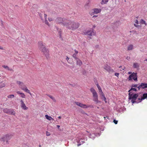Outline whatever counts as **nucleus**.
I'll return each mask as SVG.
<instances>
[{
    "instance_id": "nucleus-49",
    "label": "nucleus",
    "mask_w": 147,
    "mask_h": 147,
    "mask_svg": "<svg viewBox=\"0 0 147 147\" xmlns=\"http://www.w3.org/2000/svg\"><path fill=\"white\" fill-rule=\"evenodd\" d=\"M98 17V16L97 15H94L93 16L92 18H96V17Z\"/></svg>"
},
{
    "instance_id": "nucleus-21",
    "label": "nucleus",
    "mask_w": 147,
    "mask_h": 147,
    "mask_svg": "<svg viewBox=\"0 0 147 147\" xmlns=\"http://www.w3.org/2000/svg\"><path fill=\"white\" fill-rule=\"evenodd\" d=\"M140 23L141 24H144L145 26L147 25V24L146 23L145 21L142 19L140 20Z\"/></svg>"
},
{
    "instance_id": "nucleus-24",
    "label": "nucleus",
    "mask_w": 147,
    "mask_h": 147,
    "mask_svg": "<svg viewBox=\"0 0 147 147\" xmlns=\"http://www.w3.org/2000/svg\"><path fill=\"white\" fill-rule=\"evenodd\" d=\"M109 0H102L101 2V4H106L108 1Z\"/></svg>"
},
{
    "instance_id": "nucleus-54",
    "label": "nucleus",
    "mask_w": 147,
    "mask_h": 147,
    "mask_svg": "<svg viewBox=\"0 0 147 147\" xmlns=\"http://www.w3.org/2000/svg\"><path fill=\"white\" fill-rule=\"evenodd\" d=\"M57 127H58V128H59L60 126L59 125H57Z\"/></svg>"
},
{
    "instance_id": "nucleus-58",
    "label": "nucleus",
    "mask_w": 147,
    "mask_h": 147,
    "mask_svg": "<svg viewBox=\"0 0 147 147\" xmlns=\"http://www.w3.org/2000/svg\"><path fill=\"white\" fill-rule=\"evenodd\" d=\"M145 61H147V59L145 60Z\"/></svg>"
},
{
    "instance_id": "nucleus-26",
    "label": "nucleus",
    "mask_w": 147,
    "mask_h": 147,
    "mask_svg": "<svg viewBox=\"0 0 147 147\" xmlns=\"http://www.w3.org/2000/svg\"><path fill=\"white\" fill-rule=\"evenodd\" d=\"M133 67L134 68H138L139 67V65L138 63H134L133 64Z\"/></svg>"
},
{
    "instance_id": "nucleus-36",
    "label": "nucleus",
    "mask_w": 147,
    "mask_h": 147,
    "mask_svg": "<svg viewBox=\"0 0 147 147\" xmlns=\"http://www.w3.org/2000/svg\"><path fill=\"white\" fill-rule=\"evenodd\" d=\"M75 103H76V105H77V106H79V107L80 106V104L81 103H80L79 102H75Z\"/></svg>"
},
{
    "instance_id": "nucleus-56",
    "label": "nucleus",
    "mask_w": 147,
    "mask_h": 147,
    "mask_svg": "<svg viewBox=\"0 0 147 147\" xmlns=\"http://www.w3.org/2000/svg\"><path fill=\"white\" fill-rule=\"evenodd\" d=\"M58 118H59V119H61V116H59V117H58Z\"/></svg>"
},
{
    "instance_id": "nucleus-32",
    "label": "nucleus",
    "mask_w": 147,
    "mask_h": 147,
    "mask_svg": "<svg viewBox=\"0 0 147 147\" xmlns=\"http://www.w3.org/2000/svg\"><path fill=\"white\" fill-rule=\"evenodd\" d=\"M45 22L46 24L48 25L49 26H50V24H49L48 21L47 20H45Z\"/></svg>"
},
{
    "instance_id": "nucleus-4",
    "label": "nucleus",
    "mask_w": 147,
    "mask_h": 147,
    "mask_svg": "<svg viewBox=\"0 0 147 147\" xmlns=\"http://www.w3.org/2000/svg\"><path fill=\"white\" fill-rule=\"evenodd\" d=\"M16 84L18 85L25 92L29 93L30 96L32 94L30 92V90L27 89V86L25 85L23 82H21L20 81H17L16 82Z\"/></svg>"
},
{
    "instance_id": "nucleus-37",
    "label": "nucleus",
    "mask_w": 147,
    "mask_h": 147,
    "mask_svg": "<svg viewBox=\"0 0 147 147\" xmlns=\"http://www.w3.org/2000/svg\"><path fill=\"white\" fill-rule=\"evenodd\" d=\"M99 94L102 97V96H105L103 92H102L100 93H99Z\"/></svg>"
},
{
    "instance_id": "nucleus-9",
    "label": "nucleus",
    "mask_w": 147,
    "mask_h": 147,
    "mask_svg": "<svg viewBox=\"0 0 147 147\" xmlns=\"http://www.w3.org/2000/svg\"><path fill=\"white\" fill-rule=\"evenodd\" d=\"M83 33L85 35H87L90 36L95 35L96 34V32L94 31V30L92 29L85 31L83 32Z\"/></svg>"
},
{
    "instance_id": "nucleus-28",
    "label": "nucleus",
    "mask_w": 147,
    "mask_h": 147,
    "mask_svg": "<svg viewBox=\"0 0 147 147\" xmlns=\"http://www.w3.org/2000/svg\"><path fill=\"white\" fill-rule=\"evenodd\" d=\"M104 69L107 71H109L110 70V67L109 66H106L105 67Z\"/></svg>"
},
{
    "instance_id": "nucleus-46",
    "label": "nucleus",
    "mask_w": 147,
    "mask_h": 147,
    "mask_svg": "<svg viewBox=\"0 0 147 147\" xmlns=\"http://www.w3.org/2000/svg\"><path fill=\"white\" fill-rule=\"evenodd\" d=\"M115 75L117 77H118L119 75V74L117 73H115Z\"/></svg>"
},
{
    "instance_id": "nucleus-7",
    "label": "nucleus",
    "mask_w": 147,
    "mask_h": 147,
    "mask_svg": "<svg viewBox=\"0 0 147 147\" xmlns=\"http://www.w3.org/2000/svg\"><path fill=\"white\" fill-rule=\"evenodd\" d=\"M67 20L61 17L57 18L55 21L57 23L61 24L65 26V24L67 23Z\"/></svg>"
},
{
    "instance_id": "nucleus-16",
    "label": "nucleus",
    "mask_w": 147,
    "mask_h": 147,
    "mask_svg": "<svg viewBox=\"0 0 147 147\" xmlns=\"http://www.w3.org/2000/svg\"><path fill=\"white\" fill-rule=\"evenodd\" d=\"M76 64L80 66L82 65V61L78 58L76 59Z\"/></svg>"
},
{
    "instance_id": "nucleus-17",
    "label": "nucleus",
    "mask_w": 147,
    "mask_h": 147,
    "mask_svg": "<svg viewBox=\"0 0 147 147\" xmlns=\"http://www.w3.org/2000/svg\"><path fill=\"white\" fill-rule=\"evenodd\" d=\"M134 22L135 23L134 24V26L135 27L138 28L140 26L138 25L139 24V22L137 20H135L134 21Z\"/></svg>"
},
{
    "instance_id": "nucleus-48",
    "label": "nucleus",
    "mask_w": 147,
    "mask_h": 147,
    "mask_svg": "<svg viewBox=\"0 0 147 147\" xmlns=\"http://www.w3.org/2000/svg\"><path fill=\"white\" fill-rule=\"evenodd\" d=\"M75 54H77L78 53V51H76V49H75Z\"/></svg>"
},
{
    "instance_id": "nucleus-51",
    "label": "nucleus",
    "mask_w": 147,
    "mask_h": 147,
    "mask_svg": "<svg viewBox=\"0 0 147 147\" xmlns=\"http://www.w3.org/2000/svg\"><path fill=\"white\" fill-rule=\"evenodd\" d=\"M0 49H1V50H3L4 49L3 47L0 46Z\"/></svg>"
},
{
    "instance_id": "nucleus-45",
    "label": "nucleus",
    "mask_w": 147,
    "mask_h": 147,
    "mask_svg": "<svg viewBox=\"0 0 147 147\" xmlns=\"http://www.w3.org/2000/svg\"><path fill=\"white\" fill-rule=\"evenodd\" d=\"M47 15L46 14H44V18L45 20H47Z\"/></svg>"
},
{
    "instance_id": "nucleus-2",
    "label": "nucleus",
    "mask_w": 147,
    "mask_h": 147,
    "mask_svg": "<svg viewBox=\"0 0 147 147\" xmlns=\"http://www.w3.org/2000/svg\"><path fill=\"white\" fill-rule=\"evenodd\" d=\"M65 26L69 29L72 30H75L79 26L80 24L78 22H75L74 21L68 20L67 23L65 24Z\"/></svg>"
},
{
    "instance_id": "nucleus-10",
    "label": "nucleus",
    "mask_w": 147,
    "mask_h": 147,
    "mask_svg": "<svg viewBox=\"0 0 147 147\" xmlns=\"http://www.w3.org/2000/svg\"><path fill=\"white\" fill-rule=\"evenodd\" d=\"M137 73L133 72L132 74L129 75L128 78V80L129 81L131 80L132 79L136 81H137Z\"/></svg>"
},
{
    "instance_id": "nucleus-52",
    "label": "nucleus",
    "mask_w": 147,
    "mask_h": 147,
    "mask_svg": "<svg viewBox=\"0 0 147 147\" xmlns=\"http://www.w3.org/2000/svg\"><path fill=\"white\" fill-rule=\"evenodd\" d=\"M132 73L131 72H128V74H132Z\"/></svg>"
},
{
    "instance_id": "nucleus-23",
    "label": "nucleus",
    "mask_w": 147,
    "mask_h": 147,
    "mask_svg": "<svg viewBox=\"0 0 147 147\" xmlns=\"http://www.w3.org/2000/svg\"><path fill=\"white\" fill-rule=\"evenodd\" d=\"M10 109H4L3 110V111L4 112L6 113L9 114Z\"/></svg>"
},
{
    "instance_id": "nucleus-27",
    "label": "nucleus",
    "mask_w": 147,
    "mask_h": 147,
    "mask_svg": "<svg viewBox=\"0 0 147 147\" xmlns=\"http://www.w3.org/2000/svg\"><path fill=\"white\" fill-rule=\"evenodd\" d=\"M47 96L50 97L52 99V100H53V101L54 102H55L56 100H55V98H54V97H53L51 95H47Z\"/></svg>"
},
{
    "instance_id": "nucleus-44",
    "label": "nucleus",
    "mask_w": 147,
    "mask_h": 147,
    "mask_svg": "<svg viewBox=\"0 0 147 147\" xmlns=\"http://www.w3.org/2000/svg\"><path fill=\"white\" fill-rule=\"evenodd\" d=\"M113 122L115 124H117V121L115 119L114 120Z\"/></svg>"
},
{
    "instance_id": "nucleus-15",
    "label": "nucleus",
    "mask_w": 147,
    "mask_h": 147,
    "mask_svg": "<svg viewBox=\"0 0 147 147\" xmlns=\"http://www.w3.org/2000/svg\"><path fill=\"white\" fill-rule=\"evenodd\" d=\"M80 107L83 108L87 109L89 107H91L92 106L90 105H86L81 103Z\"/></svg>"
},
{
    "instance_id": "nucleus-41",
    "label": "nucleus",
    "mask_w": 147,
    "mask_h": 147,
    "mask_svg": "<svg viewBox=\"0 0 147 147\" xmlns=\"http://www.w3.org/2000/svg\"><path fill=\"white\" fill-rule=\"evenodd\" d=\"M48 19L49 21L50 22H51L53 21L52 18H48Z\"/></svg>"
},
{
    "instance_id": "nucleus-57",
    "label": "nucleus",
    "mask_w": 147,
    "mask_h": 147,
    "mask_svg": "<svg viewBox=\"0 0 147 147\" xmlns=\"http://www.w3.org/2000/svg\"><path fill=\"white\" fill-rule=\"evenodd\" d=\"M82 140L81 139L80 140L79 142H80V141H81V142H82Z\"/></svg>"
},
{
    "instance_id": "nucleus-13",
    "label": "nucleus",
    "mask_w": 147,
    "mask_h": 147,
    "mask_svg": "<svg viewBox=\"0 0 147 147\" xmlns=\"http://www.w3.org/2000/svg\"><path fill=\"white\" fill-rule=\"evenodd\" d=\"M147 98V93H144L143 94V96H142L141 98H138V100L139 101H138L137 102H140L142 100H144V99H145V98Z\"/></svg>"
},
{
    "instance_id": "nucleus-38",
    "label": "nucleus",
    "mask_w": 147,
    "mask_h": 147,
    "mask_svg": "<svg viewBox=\"0 0 147 147\" xmlns=\"http://www.w3.org/2000/svg\"><path fill=\"white\" fill-rule=\"evenodd\" d=\"M102 97L103 98V100L105 101V102L106 103V97L105 96V95H104V96H103Z\"/></svg>"
},
{
    "instance_id": "nucleus-29",
    "label": "nucleus",
    "mask_w": 147,
    "mask_h": 147,
    "mask_svg": "<svg viewBox=\"0 0 147 147\" xmlns=\"http://www.w3.org/2000/svg\"><path fill=\"white\" fill-rule=\"evenodd\" d=\"M5 86V84L4 83H0V88L4 87Z\"/></svg>"
},
{
    "instance_id": "nucleus-39",
    "label": "nucleus",
    "mask_w": 147,
    "mask_h": 147,
    "mask_svg": "<svg viewBox=\"0 0 147 147\" xmlns=\"http://www.w3.org/2000/svg\"><path fill=\"white\" fill-rule=\"evenodd\" d=\"M66 59L67 60L68 63H70L69 62V58L67 56Z\"/></svg>"
},
{
    "instance_id": "nucleus-30",
    "label": "nucleus",
    "mask_w": 147,
    "mask_h": 147,
    "mask_svg": "<svg viewBox=\"0 0 147 147\" xmlns=\"http://www.w3.org/2000/svg\"><path fill=\"white\" fill-rule=\"evenodd\" d=\"M14 97V95H13V94L12 95H9L7 96V97L8 98H13Z\"/></svg>"
},
{
    "instance_id": "nucleus-35",
    "label": "nucleus",
    "mask_w": 147,
    "mask_h": 147,
    "mask_svg": "<svg viewBox=\"0 0 147 147\" xmlns=\"http://www.w3.org/2000/svg\"><path fill=\"white\" fill-rule=\"evenodd\" d=\"M132 87H137L138 88V84H132L131 86Z\"/></svg>"
},
{
    "instance_id": "nucleus-5",
    "label": "nucleus",
    "mask_w": 147,
    "mask_h": 147,
    "mask_svg": "<svg viewBox=\"0 0 147 147\" xmlns=\"http://www.w3.org/2000/svg\"><path fill=\"white\" fill-rule=\"evenodd\" d=\"M138 94L137 93H133L129 92L128 94V99L129 100H131V102L132 103L136 102L135 101L137 97H138Z\"/></svg>"
},
{
    "instance_id": "nucleus-18",
    "label": "nucleus",
    "mask_w": 147,
    "mask_h": 147,
    "mask_svg": "<svg viewBox=\"0 0 147 147\" xmlns=\"http://www.w3.org/2000/svg\"><path fill=\"white\" fill-rule=\"evenodd\" d=\"M45 117L49 121L54 120L53 119V118L51 116H49L47 115H45Z\"/></svg>"
},
{
    "instance_id": "nucleus-11",
    "label": "nucleus",
    "mask_w": 147,
    "mask_h": 147,
    "mask_svg": "<svg viewBox=\"0 0 147 147\" xmlns=\"http://www.w3.org/2000/svg\"><path fill=\"white\" fill-rule=\"evenodd\" d=\"M21 103V106L22 108L24 110H27L28 109V107L26 106L25 104L22 100H20Z\"/></svg>"
},
{
    "instance_id": "nucleus-14",
    "label": "nucleus",
    "mask_w": 147,
    "mask_h": 147,
    "mask_svg": "<svg viewBox=\"0 0 147 147\" xmlns=\"http://www.w3.org/2000/svg\"><path fill=\"white\" fill-rule=\"evenodd\" d=\"M9 137V135L7 134L1 138V139L2 141H3V142H5V141H6V140L7 142V140H8Z\"/></svg>"
},
{
    "instance_id": "nucleus-53",
    "label": "nucleus",
    "mask_w": 147,
    "mask_h": 147,
    "mask_svg": "<svg viewBox=\"0 0 147 147\" xmlns=\"http://www.w3.org/2000/svg\"><path fill=\"white\" fill-rule=\"evenodd\" d=\"M1 24L2 25H3V21L2 20H1Z\"/></svg>"
},
{
    "instance_id": "nucleus-12",
    "label": "nucleus",
    "mask_w": 147,
    "mask_h": 147,
    "mask_svg": "<svg viewBox=\"0 0 147 147\" xmlns=\"http://www.w3.org/2000/svg\"><path fill=\"white\" fill-rule=\"evenodd\" d=\"M147 88V84L142 83L140 85L138 86V90L140 89L141 88L143 89Z\"/></svg>"
},
{
    "instance_id": "nucleus-40",
    "label": "nucleus",
    "mask_w": 147,
    "mask_h": 147,
    "mask_svg": "<svg viewBox=\"0 0 147 147\" xmlns=\"http://www.w3.org/2000/svg\"><path fill=\"white\" fill-rule=\"evenodd\" d=\"M96 86H97L98 89H100H100L101 88L99 86L98 84H96Z\"/></svg>"
},
{
    "instance_id": "nucleus-47",
    "label": "nucleus",
    "mask_w": 147,
    "mask_h": 147,
    "mask_svg": "<svg viewBox=\"0 0 147 147\" xmlns=\"http://www.w3.org/2000/svg\"><path fill=\"white\" fill-rule=\"evenodd\" d=\"M98 90H99V93H100V92H102L101 88L100 89H100H98Z\"/></svg>"
},
{
    "instance_id": "nucleus-3",
    "label": "nucleus",
    "mask_w": 147,
    "mask_h": 147,
    "mask_svg": "<svg viewBox=\"0 0 147 147\" xmlns=\"http://www.w3.org/2000/svg\"><path fill=\"white\" fill-rule=\"evenodd\" d=\"M16 84L18 85L25 92L29 93L30 96L32 94L30 92V90L27 89V86L25 85L23 82H21L20 81H17L16 82Z\"/></svg>"
},
{
    "instance_id": "nucleus-19",
    "label": "nucleus",
    "mask_w": 147,
    "mask_h": 147,
    "mask_svg": "<svg viewBox=\"0 0 147 147\" xmlns=\"http://www.w3.org/2000/svg\"><path fill=\"white\" fill-rule=\"evenodd\" d=\"M133 46L132 44H130L127 47V50H131L133 49Z\"/></svg>"
},
{
    "instance_id": "nucleus-50",
    "label": "nucleus",
    "mask_w": 147,
    "mask_h": 147,
    "mask_svg": "<svg viewBox=\"0 0 147 147\" xmlns=\"http://www.w3.org/2000/svg\"><path fill=\"white\" fill-rule=\"evenodd\" d=\"M126 59L127 60H129L130 59V58L129 57H127L126 58Z\"/></svg>"
},
{
    "instance_id": "nucleus-33",
    "label": "nucleus",
    "mask_w": 147,
    "mask_h": 147,
    "mask_svg": "<svg viewBox=\"0 0 147 147\" xmlns=\"http://www.w3.org/2000/svg\"><path fill=\"white\" fill-rule=\"evenodd\" d=\"M76 55H77V54H75V53L73 55H72V57H73L74 59H76L78 58H77Z\"/></svg>"
},
{
    "instance_id": "nucleus-6",
    "label": "nucleus",
    "mask_w": 147,
    "mask_h": 147,
    "mask_svg": "<svg viewBox=\"0 0 147 147\" xmlns=\"http://www.w3.org/2000/svg\"><path fill=\"white\" fill-rule=\"evenodd\" d=\"M90 90L92 94L93 98V101L96 102L97 103H98L99 101L98 100V95L96 91L93 88H91Z\"/></svg>"
},
{
    "instance_id": "nucleus-31",
    "label": "nucleus",
    "mask_w": 147,
    "mask_h": 147,
    "mask_svg": "<svg viewBox=\"0 0 147 147\" xmlns=\"http://www.w3.org/2000/svg\"><path fill=\"white\" fill-rule=\"evenodd\" d=\"M21 95V97L22 98H26V95L24 93L22 92Z\"/></svg>"
},
{
    "instance_id": "nucleus-20",
    "label": "nucleus",
    "mask_w": 147,
    "mask_h": 147,
    "mask_svg": "<svg viewBox=\"0 0 147 147\" xmlns=\"http://www.w3.org/2000/svg\"><path fill=\"white\" fill-rule=\"evenodd\" d=\"M16 114L15 112L12 110H9V115H15Z\"/></svg>"
},
{
    "instance_id": "nucleus-43",
    "label": "nucleus",
    "mask_w": 147,
    "mask_h": 147,
    "mask_svg": "<svg viewBox=\"0 0 147 147\" xmlns=\"http://www.w3.org/2000/svg\"><path fill=\"white\" fill-rule=\"evenodd\" d=\"M50 134L49 132H48V131L46 132V135L47 136H50Z\"/></svg>"
},
{
    "instance_id": "nucleus-55",
    "label": "nucleus",
    "mask_w": 147,
    "mask_h": 147,
    "mask_svg": "<svg viewBox=\"0 0 147 147\" xmlns=\"http://www.w3.org/2000/svg\"><path fill=\"white\" fill-rule=\"evenodd\" d=\"M81 145V144H78L77 145V146H80Z\"/></svg>"
},
{
    "instance_id": "nucleus-25",
    "label": "nucleus",
    "mask_w": 147,
    "mask_h": 147,
    "mask_svg": "<svg viewBox=\"0 0 147 147\" xmlns=\"http://www.w3.org/2000/svg\"><path fill=\"white\" fill-rule=\"evenodd\" d=\"M2 67L5 69H6L8 70L11 71L12 70V69H10L9 67L7 66L3 65L2 66Z\"/></svg>"
},
{
    "instance_id": "nucleus-8",
    "label": "nucleus",
    "mask_w": 147,
    "mask_h": 147,
    "mask_svg": "<svg viewBox=\"0 0 147 147\" xmlns=\"http://www.w3.org/2000/svg\"><path fill=\"white\" fill-rule=\"evenodd\" d=\"M101 11V9H100L94 8L90 11L89 12V14L92 16L95 14H97L100 13Z\"/></svg>"
},
{
    "instance_id": "nucleus-22",
    "label": "nucleus",
    "mask_w": 147,
    "mask_h": 147,
    "mask_svg": "<svg viewBox=\"0 0 147 147\" xmlns=\"http://www.w3.org/2000/svg\"><path fill=\"white\" fill-rule=\"evenodd\" d=\"M136 91L137 90L136 88H131L129 90L128 92L129 93L131 92V93H132V91Z\"/></svg>"
},
{
    "instance_id": "nucleus-1",
    "label": "nucleus",
    "mask_w": 147,
    "mask_h": 147,
    "mask_svg": "<svg viewBox=\"0 0 147 147\" xmlns=\"http://www.w3.org/2000/svg\"><path fill=\"white\" fill-rule=\"evenodd\" d=\"M38 44L39 50L42 53V54L45 55L46 58H48L49 55V49H47L43 43L42 41H39Z\"/></svg>"
},
{
    "instance_id": "nucleus-34",
    "label": "nucleus",
    "mask_w": 147,
    "mask_h": 147,
    "mask_svg": "<svg viewBox=\"0 0 147 147\" xmlns=\"http://www.w3.org/2000/svg\"><path fill=\"white\" fill-rule=\"evenodd\" d=\"M119 67L121 68V69H120L121 71H122V70H124L125 69V67L122 66H120Z\"/></svg>"
},
{
    "instance_id": "nucleus-42",
    "label": "nucleus",
    "mask_w": 147,
    "mask_h": 147,
    "mask_svg": "<svg viewBox=\"0 0 147 147\" xmlns=\"http://www.w3.org/2000/svg\"><path fill=\"white\" fill-rule=\"evenodd\" d=\"M22 93V92H20V91H17V93H18V94H20V95H21V94Z\"/></svg>"
}]
</instances>
